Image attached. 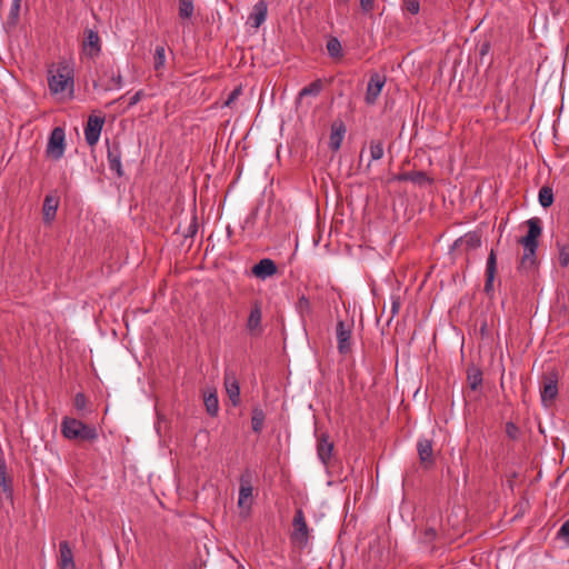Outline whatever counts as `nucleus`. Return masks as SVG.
I'll list each match as a JSON object with an SVG mask.
<instances>
[{"label":"nucleus","mask_w":569,"mask_h":569,"mask_svg":"<svg viewBox=\"0 0 569 569\" xmlns=\"http://www.w3.org/2000/svg\"><path fill=\"white\" fill-rule=\"evenodd\" d=\"M527 224L528 233L519 240L520 244L523 247V254L518 266V270L520 271L530 270L536 266V251L538 249V238L540 237L542 231L540 220L538 218L529 219L527 221Z\"/></svg>","instance_id":"obj_1"},{"label":"nucleus","mask_w":569,"mask_h":569,"mask_svg":"<svg viewBox=\"0 0 569 569\" xmlns=\"http://www.w3.org/2000/svg\"><path fill=\"white\" fill-rule=\"evenodd\" d=\"M61 433L68 440L92 442L98 438V431L96 427L70 417H64L62 419Z\"/></svg>","instance_id":"obj_2"},{"label":"nucleus","mask_w":569,"mask_h":569,"mask_svg":"<svg viewBox=\"0 0 569 569\" xmlns=\"http://www.w3.org/2000/svg\"><path fill=\"white\" fill-rule=\"evenodd\" d=\"M48 84L51 93L63 94L69 97L73 94V70L67 63H60L57 69L49 70Z\"/></svg>","instance_id":"obj_3"},{"label":"nucleus","mask_w":569,"mask_h":569,"mask_svg":"<svg viewBox=\"0 0 569 569\" xmlns=\"http://www.w3.org/2000/svg\"><path fill=\"white\" fill-rule=\"evenodd\" d=\"M122 84L121 73L119 70H114L112 63L102 64L98 71L97 79L93 81L94 88H101L104 91L120 89Z\"/></svg>","instance_id":"obj_4"},{"label":"nucleus","mask_w":569,"mask_h":569,"mask_svg":"<svg viewBox=\"0 0 569 569\" xmlns=\"http://www.w3.org/2000/svg\"><path fill=\"white\" fill-rule=\"evenodd\" d=\"M353 321L346 322L338 320L336 327L337 349L340 355H347L351 351Z\"/></svg>","instance_id":"obj_5"},{"label":"nucleus","mask_w":569,"mask_h":569,"mask_svg":"<svg viewBox=\"0 0 569 569\" xmlns=\"http://www.w3.org/2000/svg\"><path fill=\"white\" fill-rule=\"evenodd\" d=\"M64 139L66 133L61 127H56L49 137L46 153L53 160H59L64 153Z\"/></svg>","instance_id":"obj_6"},{"label":"nucleus","mask_w":569,"mask_h":569,"mask_svg":"<svg viewBox=\"0 0 569 569\" xmlns=\"http://www.w3.org/2000/svg\"><path fill=\"white\" fill-rule=\"evenodd\" d=\"M253 499L252 475L246 470L240 477L238 506L240 509L249 510Z\"/></svg>","instance_id":"obj_7"},{"label":"nucleus","mask_w":569,"mask_h":569,"mask_svg":"<svg viewBox=\"0 0 569 569\" xmlns=\"http://www.w3.org/2000/svg\"><path fill=\"white\" fill-rule=\"evenodd\" d=\"M293 531L291 533L292 541L299 543L300 546H306L309 539V529L306 522L305 513L302 509H297L293 521Z\"/></svg>","instance_id":"obj_8"},{"label":"nucleus","mask_w":569,"mask_h":569,"mask_svg":"<svg viewBox=\"0 0 569 569\" xmlns=\"http://www.w3.org/2000/svg\"><path fill=\"white\" fill-rule=\"evenodd\" d=\"M104 124V118L98 116H90L84 127V139L86 142L93 147L99 141L102 128Z\"/></svg>","instance_id":"obj_9"},{"label":"nucleus","mask_w":569,"mask_h":569,"mask_svg":"<svg viewBox=\"0 0 569 569\" xmlns=\"http://www.w3.org/2000/svg\"><path fill=\"white\" fill-rule=\"evenodd\" d=\"M386 83V77L380 73H373L367 84L365 100L368 104H375Z\"/></svg>","instance_id":"obj_10"},{"label":"nucleus","mask_w":569,"mask_h":569,"mask_svg":"<svg viewBox=\"0 0 569 569\" xmlns=\"http://www.w3.org/2000/svg\"><path fill=\"white\" fill-rule=\"evenodd\" d=\"M262 311H261V305L259 301H254L252 303L249 317L247 319V330L249 333L253 337H258L262 333Z\"/></svg>","instance_id":"obj_11"},{"label":"nucleus","mask_w":569,"mask_h":569,"mask_svg":"<svg viewBox=\"0 0 569 569\" xmlns=\"http://www.w3.org/2000/svg\"><path fill=\"white\" fill-rule=\"evenodd\" d=\"M417 451L423 468L429 469L435 465L432 440L420 438L417 442Z\"/></svg>","instance_id":"obj_12"},{"label":"nucleus","mask_w":569,"mask_h":569,"mask_svg":"<svg viewBox=\"0 0 569 569\" xmlns=\"http://www.w3.org/2000/svg\"><path fill=\"white\" fill-rule=\"evenodd\" d=\"M558 395V375L556 372H549L543 377V385L541 388V400L542 402L553 401Z\"/></svg>","instance_id":"obj_13"},{"label":"nucleus","mask_w":569,"mask_h":569,"mask_svg":"<svg viewBox=\"0 0 569 569\" xmlns=\"http://www.w3.org/2000/svg\"><path fill=\"white\" fill-rule=\"evenodd\" d=\"M108 164L109 169L114 171L118 178L123 176L122 164H121V149L118 142H113L108 146Z\"/></svg>","instance_id":"obj_14"},{"label":"nucleus","mask_w":569,"mask_h":569,"mask_svg":"<svg viewBox=\"0 0 569 569\" xmlns=\"http://www.w3.org/2000/svg\"><path fill=\"white\" fill-rule=\"evenodd\" d=\"M277 271H278V267H277L276 262L269 258L261 259L251 269V273L254 277L262 279V280L274 276L277 273Z\"/></svg>","instance_id":"obj_15"},{"label":"nucleus","mask_w":569,"mask_h":569,"mask_svg":"<svg viewBox=\"0 0 569 569\" xmlns=\"http://www.w3.org/2000/svg\"><path fill=\"white\" fill-rule=\"evenodd\" d=\"M268 14V3L266 0H259L252 8L251 13L248 17V23L259 29L260 26L266 21Z\"/></svg>","instance_id":"obj_16"},{"label":"nucleus","mask_w":569,"mask_h":569,"mask_svg":"<svg viewBox=\"0 0 569 569\" xmlns=\"http://www.w3.org/2000/svg\"><path fill=\"white\" fill-rule=\"evenodd\" d=\"M481 244V238L478 232H468L465 236L458 238L452 246V249L470 251L479 248Z\"/></svg>","instance_id":"obj_17"},{"label":"nucleus","mask_w":569,"mask_h":569,"mask_svg":"<svg viewBox=\"0 0 569 569\" xmlns=\"http://www.w3.org/2000/svg\"><path fill=\"white\" fill-rule=\"evenodd\" d=\"M59 569H76L73 552L68 541H60L59 543Z\"/></svg>","instance_id":"obj_18"},{"label":"nucleus","mask_w":569,"mask_h":569,"mask_svg":"<svg viewBox=\"0 0 569 569\" xmlns=\"http://www.w3.org/2000/svg\"><path fill=\"white\" fill-rule=\"evenodd\" d=\"M224 387L231 403L236 407L240 403V386L232 372L224 373Z\"/></svg>","instance_id":"obj_19"},{"label":"nucleus","mask_w":569,"mask_h":569,"mask_svg":"<svg viewBox=\"0 0 569 569\" xmlns=\"http://www.w3.org/2000/svg\"><path fill=\"white\" fill-rule=\"evenodd\" d=\"M333 450V442L329 440L327 433H321L318 438L317 453L323 465H328Z\"/></svg>","instance_id":"obj_20"},{"label":"nucleus","mask_w":569,"mask_h":569,"mask_svg":"<svg viewBox=\"0 0 569 569\" xmlns=\"http://www.w3.org/2000/svg\"><path fill=\"white\" fill-rule=\"evenodd\" d=\"M21 2L22 0H11L10 10L3 23V28L8 33L14 31L19 23Z\"/></svg>","instance_id":"obj_21"},{"label":"nucleus","mask_w":569,"mask_h":569,"mask_svg":"<svg viewBox=\"0 0 569 569\" xmlns=\"http://www.w3.org/2000/svg\"><path fill=\"white\" fill-rule=\"evenodd\" d=\"M497 272V257L493 250L490 251L489 257L487 259L486 267V281L483 290L487 293H490L493 290V280Z\"/></svg>","instance_id":"obj_22"},{"label":"nucleus","mask_w":569,"mask_h":569,"mask_svg":"<svg viewBox=\"0 0 569 569\" xmlns=\"http://www.w3.org/2000/svg\"><path fill=\"white\" fill-rule=\"evenodd\" d=\"M392 180L395 181H411L415 184L423 186L431 183V179L423 171H407L396 174Z\"/></svg>","instance_id":"obj_23"},{"label":"nucleus","mask_w":569,"mask_h":569,"mask_svg":"<svg viewBox=\"0 0 569 569\" xmlns=\"http://www.w3.org/2000/svg\"><path fill=\"white\" fill-rule=\"evenodd\" d=\"M12 478L8 475L4 460L0 459V496L12 499Z\"/></svg>","instance_id":"obj_24"},{"label":"nucleus","mask_w":569,"mask_h":569,"mask_svg":"<svg viewBox=\"0 0 569 569\" xmlns=\"http://www.w3.org/2000/svg\"><path fill=\"white\" fill-rule=\"evenodd\" d=\"M345 133H346V127L343 124V122L341 121H336L331 124V132H330V138H329V148L332 150V151H337L340 149L341 147V143H342V140H343V137H345Z\"/></svg>","instance_id":"obj_25"},{"label":"nucleus","mask_w":569,"mask_h":569,"mask_svg":"<svg viewBox=\"0 0 569 569\" xmlns=\"http://www.w3.org/2000/svg\"><path fill=\"white\" fill-rule=\"evenodd\" d=\"M83 48L86 52L91 56H98L101 47H100V38L97 31L91 29L86 30V39L83 42Z\"/></svg>","instance_id":"obj_26"},{"label":"nucleus","mask_w":569,"mask_h":569,"mask_svg":"<svg viewBox=\"0 0 569 569\" xmlns=\"http://www.w3.org/2000/svg\"><path fill=\"white\" fill-rule=\"evenodd\" d=\"M59 206V199L51 194H47L43 201L42 213L43 221L46 223H51L56 218L57 209Z\"/></svg>","instance_id":"obj_27"},{"label":"nucleus","mask_w":569,"mask_h":569,"mask_svg":"<svg viewBox=\"0 0 569 569\" xmlns=\"http://www.w3.org/2000/svg\"><path fill=\"white\" fill-rule=\"evenodd\" d=\"M206 410L211 417H216L219 411V400L216 391H211L204 395L203 399Z\"/></svg>","instance_id":"obj_28"},{"label":"nucleus","mask_w":569,"mask_h":569,"mask_svg":"<svg viewBox=\"0 0 569 569\" xmlns=\"http://www.w3.org/2000/svg\"><path fill=\"white\" fill-rule=\"evenodd\" d=\"M467 381L472 390H477L482 385V371L476 367L469 368L467 371Z\"/></svg>","instance_id":"obj_29"},{"label":"nucleus","mask_w":569,"mask_h":569,"mask_svg":"<svg viewBox=\"0 0 569 569\" xmlns=\"http://www.w3.org/2000/svg\"><path fill=\"white\" fill-rule=\"evenodd\" d=\"M264 419H266V415H264L263 410L258 406L254 407L252 409L251 426H252V430L256 433L261 432V430L263 428Z\"/></svg>","instance_id":"obj_30"},{"label":"nucleus","mask_w":569,"mask_h":569,"mask_svg":"<svg viewBox=\"0 0 569 569\" xmlns=\"http://www.w3.org/2000/svg\"><path fill=\"white\" fill-rule=\"evenodd\" d=\"M178 13L182 20L191 19L194 13L193 0H178Z\"/></svg>","instance_id":"obj_31"},{"label":"nucleus","mask_w":569,"mask_h":569,"mask_svg":"<svg viewBox=\"0 0 569 569\" xmlns=\"http://www.w3.org/2000/svg\"><path fill=\"white\" fill-rule=\"evenodd\" d=\"M322 88H323L322 81L320 79H317L300 90L299 99L307 97V96L317 97L321 92Z\"/></svg>","instance_id":"obj_32"},{"label":"nucleus","mask_w":569,"mask_h":569,"mask_svg":"<svg viewBox=\"0 0 569 569\" xmlns=\"http://www.w3.org/2000/svg\"><path fill=\"white\" fill-rule=\"evenodd\" d=\"M327 51L333 59H341L343 56L342 46L338 38L331 37L327 41Z\"/></svg>","instance_id":"obj_33"},{"label":"nucleus","mask_w":569,"mask_h":569,"mask_svg":"<svg viewBox=\"0 0 569 569\" xmlns=\"http://www.w3.org/2000/svg\"><path fill=\"white\" fill-rule=\"evenodd\" d=\"M296 310L300 315L301 319L309 317L312 313V307L309 298L305 295L300 296L296 303Z\"/></svg>","instance_id":"obj_34"},{"label":"nucleus","mask_w":569,"mask_h":569,"mask_svg":"<svg viewBox=\"0 0 569 569\" xmlns=\"http://www.w3.org/2000/svg\"><path fill=\"white\" fill-rule=\"evenodd\" d=\"M539 202L543 208H548L553 203V192L550 187L545 186L539 190Z\"/></svg>","instance_id":"obj_35"},{"label":"nucleus","mask_w":569,"mask_h":569,"mask_svg":"<svg viewBox=\"0 0 569 569\" xmlns=\"http://www.w3.org/2000/svg\"><path fill=\"white\" fill-rule=\"evenodd\" d=\"M369 149L371 161L380 160L383 157V143L381 140H371Z\"/></svg>","instance_id":"obj_36"},{"label":"nucleus","mask_w":569,"mask_h":569,"mask_svg":"<svg viewBox=\"0 0 569 569\" xmlns=\"http://www.w3.org/2000/svg\"><path fill=\"white\" fill-rule=\"evenodd\" d=\"M166 62V49L163 46H158L154 50V69L160 70Z\"/></svg>","instance_id":"obj_37"},{"label":"nucleus","mask_w":569,"mask_h":569,"mask_svg":"<svg viewBox=\"0 0 569 569\" xmlns=\"http://www.w3.org/2000/svg\"><path fill=\"white\" fill-rule=\"evenodd\" d=\"M559 249V263L561 267H567L569 264V246L557 243Z\"/></svg>","instance_id":"obj_38"},{"label":"nucleus","mask_w":569,"mask_h":569,"mask_svg":"<svg viewBox=\"0 0 569 569\" xmlns=\"http://www.w3.org/2000/svg\"><path fill=\"white\" fill-rule=\"evenodd\" d=\"M73 406L78 411H82L87 407V397L82 392H78L73 399Z\"/></svg>","instance_id":"obj_39"},{"label":"nucleus","mask_w":569,"mask_h":569,"mask_svg":"<svg viewBox=\"0 0 569 569\" xmlns=\"http://www.w3.org/2000/svg\"><path fill=\"white\" fill-rule=\"evenodd\" d=\"M403 9L411 14H417L420 10V4L418 0H405Z\"/></svg>","instance_id":"obj_40"},{"label":"nucleus","mask_w":569,"mask_h":569,"mask_svg":"<svg viewBox=\"0 0 569 569\" xmlns=\"http://www.w3.org/2000/svg\"><path fill=\"white\" fill-rule=\"evenodd\" d=\"M557 537L562 539L569 546V518L561 525Z\"/></svg>","instance_id":"obj_41"},{"label":"nucleus","mask_w":569,"mask_h":569,"mask_svg":"<svg viewBox=\"0 0 569 569\" xmlns=\"http://www.w3.org/2000/svg\"><path fill=\"white\" fill-rule=\"evenodd\" d=\"M506 433L510 439L516 440L519 436V428L513 422L509 421L506 423Z\"/></svg>","instance_id":"obj_42"},{"label":"nucleus","mask_w":569,"mask_h":569,"mask_svg":"<svg viewBox=\"0 0 569 569\" xmlns=\"http://www.w3.org/2000/svg\"><path fill=\"white\" fill-rule=\"evenodd\" d=\"M240 93H241V88H236L234 90H232L229 93V96L224 102V106L230 107L238 99Z\"/></svg>","instance_id":"obj_43"},{"label":"nucleus","mask_w":569,"mask_h":569,"mask_svg":"<svg viewBox=\"0 0 569 569\" xmlns=\"http://www.w3.org/2000/svg\"><path fill=\"white\" fill-rule=\"evenodd\" d=\"M360 8L365 13H369L375 8V1L373 0H360Z\"/></svg>","instance_id":"obj_44"},{"label":"nucleus","mask_w":569,"mask_h":569,"mask_svg":"<svg viewBox=\"0 0 569 569\" xmlns=\"http://www.w3.org/2000/svg\"><path fill=\"white\" fill-rule=\"evenodd\" d=\"M143 97V91L139 90L137 91L129 100V107L136 106Z\"/></svg>","instance_id":"obj_45"},{"label":"nucleus","mask_w":569,"mask_h":569,"mask_svg":"<svg viewBox=\"0 0 569 569\" xmlns=\"http://www.w3.org/2000/svg\"><path fill=\"white\" fill-rule=\"evenodd\" d=\"M436 535H437V532L432 528H428L423 532L425 540L428 542L432 541L436 538Z\"/></svg>","instance_id":"obj_46"},{"label":"nucleus","mask_w":569,"mask_h":569,"mask_svg":"<svg viewBox=\"0 0 569 569\" xmlns=\"http://www.w3.org/2000/svg\"><path fill=\"white\" fill-rule=\"evenodd\" d=\"M400 298H392V305H391V313L392 316L397 315L400 309Z\"/></svg>","instance_id":"obj_47"},{"label":"nucleus","mask_w":569,"mask_h":569,"mask_svg":"<svg viewBox=\"0 0 569 569\" xmlns=\"http://www.w3.org/2000/svg\"><path fill=\"white\" fill-rule=\"evenodd\" d=\"M197 230H198L197 224H196V223L191 224V226L189 227V234H190V236H193V234L197 232Z\"/></svg>","instance_id":"obj_48"},{"label":"nucleus","mask_w":569,"mask_h":569,"mask_svg":"<svg viewBox=\"0 0 569 569\" xmlns=\"http://www.w3.org/2000/svg\"><path fill=\"white\" fill-rule=\"evenodd\" d=\"M489 49V44L488 43H485L482 47H481V50H480V53L483 56L487 53Z\"/></svg>","instance_id":"obj_49"},{"label":"nucleus","mask_w":569,"mask_h":569,"mask_svg":"<svg viewBox=\"0 0 569 569\" xmlns=\"http://www.w3.org/2000/svg\"><path fill=\"white\" fill-rule=\"evenodd\" d=\"M350 0H336L338 4H348Z\"/></svg>","instance_id":"obj_50"}]
</instances>
